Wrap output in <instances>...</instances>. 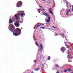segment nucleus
<instances>
[{"mask_svg":"<svg viewBox=\"0 0 73 73\" xmlns=\"http://www.w3.org/2000/svg\"><path fill=\"white\" fill-rule=\"evenodd\" d=\"M9 29L11 32H13V35L15 36H17L21 34V29L18 28L15 29L13 25L11 24L9 27Z\"/></svg>","mask_w":73,"mask_h":73,"instance_id":"nucleus-1","label":"nucleus"},{"mask_svg":"<svg viewBox=\"0 0 73 73\" xmlns=\"http://www.w3.org/2000/svg\"><path fill=\"white\" fill-rule=\"evenodd\" d=\"M18 12V14H16L15 15L16 20H18V18L17 17V15H19V16H21V17H24V16H25V13H23L24 12V11H19Z\"/></svg>","mask_w":73,"mask_h":73,"instance_id":"nucleus-2","label":"nucleus"},{"mask_svg":"<svg viewBox=\"0 0 73 73\" xmlns=\"http://www.w3.org/2000/svg\"><path fill=\"white\" fill-rule=\"evenodd\" d=\"M23 3L21 1H19L18 2L17 4H16L17 7V8H19V7H21L22 6Z\"/></svg>","mask_w":73,"mask_h":73,"instance_id":"nucleus-3","label":"nucleus"},{"mask_svg":"<svg viewBox=\"0 0 73 73\" xmlns=\"http://www.w3.org/2000/svg\"><path fill=\"white\" fill-rule=\"evenodd\" d=\"M50 19H51V18H50V17L48 18H46L45 19V22H46V23H50Z\"/></svg>","mask_w":73,"mask_h":73,"instance_id":"nucleus-4","label":"nucleus"},{"mask_svg":"<svg viewBox=\"0 0 73 73\" xmlns=\"http://www.w3.org/2000/svg\"><path fill=\"white\" fill-rule=\"evenodd\" d=\"M19 20H18L17 21V22L16 23H15V25L16 27H19L20 26V24H19Z\"/></svg>","mask_w":73,"mask_h":73,"instance_id":"nucleus-5","label":"nucleus"},{"mask_svg":"<svg viewBox=\"0 0 73 73\" xmlns=\"http://www.w3.org/2000/svg\"><path fill=\"white\" fill-rule=\"evenodd\" d=\"M42 49H43V45L40 44V49H39V50L40 52H42Z\"/></svg>","mask_w":73,"mask_h":73,"instance_id":"nucleus-6","label":"nucleus"},{"mask_svg":"<svg viewBox=\"0 0 73 73\" xmlns=\"http://www.w3.org/2000/svg\"><path fill=\"white\" fill-rule=\"evenodd\" d=\"M61 50L62 52H65L66 50V49L65 47H62L61 48Z\"/></svg>","mask_w":73,"mask_h":73,"instance_id":"nucleus-7","label":"nucleus"},{"mask_svg":"<svg viewBox=\"0 0 73 73\" xmlns=\"http://www.w3.org/2000/svg\"><path fill=\"white\" fill-rule=\"evenodd\" d=\"M46 66H47V64L46 63H44V64H42V67L44 68L46 67Z\"/></svg>","mask_w":73,"mask_h":73,"instance_id":"nucleus-8","label":"nucleus"},{"mask_svg":"<svg viewBox=\"0 0 73 73\" xmlns=\"http://www.w3.org/2000/svg\"><path fill=\"white\" fill-rule=\"evenodd\" d=\"M43 15H44V16H47V17H50V15H49V14H48L47 13H44L43 14Z\"/></svg>","mask_w":73,"mask_h":73,"instance_id":"nucleus-9","label":"nucleus"},{"mask_svg":"<svg viewBox=\"0 0 73 73\" xmlns=\"http://www.w3.org/2000/svg\"><path fill=\"white\" fill-rule=\"evenodd\" d=\"M67 58H71L72 57V55H67Z\"/></svg>","mask_w":73,"mask_h":73,"instance_id":"nucleus-10","label":"nucleus"},{"mask_svg":"<svg viewBox=\"0 0 73 73\" xmlns=\"http://www.w3.org/2000/svg\"><path fill=\"white\" fill-rule=\"evenodd\" d=\"M11 20V19H10L9 21L10 24H11V23H13V21L12 20Z\"/></svg>","mask_w":73,"mask_h":73,"instance_id":"nucleus-11","label":"nucleus"},{"mask_svg":"<svg viewBox=\"0 0 73 73\" xmlns=\"http://www.w3.org/2000/svg\"><path fill=\"white\" fill-rule=\"evenodd\" d=\"M48 60H50V56H48V58L47 59Z\"/></svg>","mask_w":73,"mask_h":73,"instance_id":"nucleus-12","label":"nucleus"},{"mask_svg":"<svg viewBox=\"0 0 73 73\" xmlns=\"http://www.w3.org/2000/svg\"><path fill=\"white\" fill-rule=\"evenodd\" d=\"M40 70V69L38 68L37 69L35 70V71H38Z\"/></svg>","mask_w":73,"mask_h":73,"instance_id":"nucleus-13","label":"nucleus"},{"mask_svg":"<svg viewBox=\"0 0 73 73\" xmlns=\"http://www.w3.org/2000/svg\"><path fill=\"white\" fill-rule=\"evenodd\" d=\"M67 70H68L67 69H65L64 70L63 72H67Z\"/></svg>","mask_w":73,"mask_h":73,"instance_id":"nucleus-14","label":"nucleus"},{"mask_svg":"<svg viewBox=\"0 0 73 73\" xmlns=\"http://www.w3.org/2000/svg\"><path fill=\"white\" fill-rule=\"evenodd\" d=\"M40 10H41V11H42V9H38V12L39 13H40Z\"/></svg>","mask_w":73,"mask_h":73,"instance_id":"nucleus-15","label":"nucleus"},{"mask_svg":"<svg viewBox=\"0 0 73 73\" xmlns=\"http://www.w3.org/2000/svg\"><path fill=\"white\" fill-rule=\"evenodd\" d=\"M49 12H50V13H51V15H53V12H52V11H50Z\"/></svg>","mask_w":73,"mask_h":73,"instance_id":"nucleus-16","label":"nucleus"},{"mask_svg":"<svg viewBox=\"0 0 73 73\" xmlns=\"http://www.w3.org/2000/svg\"><path fill=\"white\" fill-rule=\"evenodd\" d=\"M55 66L57 68H58L59 67V66H58V65H56Z\"/></svg>","mask_w":73,"mask_h":73,"instance_id":"nucleus-17","label":"nucleus"},{"mask_svg":"<svg viewBox=\"0 0 73 73\" xmlns=\"http://www.w3.org/2000/svg\"><path fill=\"white\" fill-rule=\"evenodd\" d=\"M67 70L68 72H71V69H68Z\"/></svg>","mask_w":73,"mask_h":73,"instance_id":"nucleus-18","label":"nucleus"},{"mask_svg":"<svg viewBox=\"0 0 73 73\" xmlns=\"http://www.w3.org/2000/svg\"><path fill=\"white\" fill-rule=\"evenodd\" d=\"M41 25L40 24L39 25H38L36 27V29H37V27H40V25Z\"/></svg>","mask_w":73,"mask_h":73,"instance_id":"nucleus-19","label":"nucleus"},{"mask_svg":"<svg viewBox=\"0 0 73 73\" xmlns=\"http://www.w3.org/2000/svg\"><path fill=\"white\" fill-rule=\"evenodd\" d=\"M66 46L67 47V48H68V49H69V48H70V46H68V45H66Z\"/></svg>","mask_w":73,"mask_h":73,"instance_id":"nucleus-20","label":"nucleus"},{"mask_svg":"<svg viewBox=\"0 0 73 73\" xmlns=\"http://www.w3.org/2000/svg\"><path fill=\"white\" fill-rule=\"evenodd\" d=\"M68 12H69V13L70 12V10H69L68 11H67V13H68Z\"/></svg>","mask_w":73,"mask_h":73,"instance_id":"nucleus-21","label":"nucleus"},{"mask_svg":"<svg viewBox=\"0 0 73 73\" xmlns=\"http://www.w3.org/2000/svg\"><path fill=\"white\" fill-rule=\"evenodd\" d=\"M67 5H69V4H70V3H68V2H67Z\"/></svg>","mask_w":73,"mask_h":73,"instance_id":"nucleus-22","label":"nucleus"},{"mask_svg":"<svg viewBox=\"0 0 73 73\" xmlns=\"http://www.w3.org/2000/svg\"><path fill=\"white\" fill-rule=\"evenodd\" d=\"M40 28H42V29H45V27H41Z\"/></svg>","mask_w":73,"mask_h":73,"instance_id":"nucleus-23","label":"nucleus"},{"mask_svg":"<svg viewBox=\"0 0 73 73\" xmlns=\"http://www.w3.org/2000/svg\"><path fill=\"white\" fill-rule=\"evenodd\" d=\"M34 62H35V63H36V60H34Z\"/></svg>","mask_w":73,"mask_h":73,"instance_id":"nucleus-24","label":"nucleus"},{"mask_svg":"<svg viewBox=\"0 0 73 73\" xmlns=\"http://www.w3.org/2000/svg\"><path fill=\"white\" fill-rule=\"evenodd\" d=\"M49 11H51V10H52V8H50L49 9Z\"/></svg>","mask_w":73,"mask_h":73,"instance_id":"nucleus-25","label":"nucleus"},{"mask_svg":"<svg viewBox=\"0 0 73 73\" xmlns=\"http://www.w3.org/2000/svg\"><path fill=\"white\" fill-rule=\"evenodd\" d=\"M67 16H68L69 15V13H68V12H67Z\"/></svg>","mask_w":73,"mask_h":73,"instance_id":"nucleus-26","label":"nucleus"},{"mask_svg":"<svg viewBox=\"0 0 73 73\" xmlns=\"http://www.w3.org/2000/svg\"><path fill=\"white\" fill-rule=\"evenodd\" d=\"M36 44L37 46L38 45V44H37V42H36Z\"/></svg>","mask_w":73,"mask_h":73,"instance_id":"nucleus-27","label":"nucleus"},{"mask_svg":"<svg viewBox=\"0 0 73 73\" xmlns=\"http://www.w3.org/2000/svg\"><path fill=\"white\" fill-rule=\"evenodd\" d=\"M52 27H53V28H54V29H56V28L55 27H54L52 26Z\"/></svg>","mask_w":73,"mask_h":73,"instance_id":"nucleus-28","label":"nucleus"},{"mask_svg":"<svg viewBox=\"0 0 73 73\" xmlns=\"http://www.w3.org/2000/svg\"><path fill=\"white\" fill-rule=\"evenodd\" d=\"M64 43H65V44L66 45H66H67V44H66V42H65Z\"/></svg>","mask_w":73,"mask_h":73,"instance_id":"nucleus-29","label":"nucleus"},{"mask_svg":"<svg viewBox=\"0 0 73 73\" xmlns=\"http://www.w3.org/2000/svg\"><path fill=\"white\" fill-rule=\"evenodd\" d=\"M42 10H43L44 11H45V9H42Z\"/></svg>","mask_w":73,"mask_h":73,"instance_id":"nucleus-30","label":"nucleus"},{"mask_svg":"<svg viewBox=\"0 0 73 73\" xmlns=\"http://www.w3.org/2000/svg\"><path fill=\"white\" fill-rule=\"evenodd\" d=\"M69 48H70V50H72V48H71V47L70 48V47Z\"/></svg>","mask_w":73,"mask_h":73,"instance_id":"nucleus-31","label":"nucleus"},{"mask_svg":"<svg viewBox=\"0 0 73 73\" xmlns=\"http://www.w3.org/2000/svg\"><path fill=\"white\" fill-rule=\"evenodd\" d=\"M62 36H65L64 34H62Z\"/></svg>","mask_w":73,"mask_h":73,"instance_id":"nucleus-32","label":"nucleus"},{"mask_svg":"<svg viewBox=\"0 0 73 73\" xmlns=\"http://www.w3.org/2000/svg\"><path fill=\"white\" fill-rule=\"evenodd\" d=\"M56 73H60L58 71Z\"/></svg>","mask_w":73,"mask_h":73,"instance_id":"nucleus-33","label":"nucleus"},{"mask_svg":"<svg viewBox=\"0 0 73 73\" xmlns=\"http://www.w3.org/2000/svg\"><path fill=\"white\" fill-rule=\"evenodd\" d=\"M39 7H40L41 8H42V7H41V6H39Z\"/></svg>","mask_w":73,"mask_h":73,"instance_id":"nucleus-34","label":"nucleus"},{"mask_svg":"<svg viewBox=\"0 0 73 73\" xmlns=\"http://www.w3.org/2000/svg\"><path fill=\"white\" fill-rule=\"evenodd\" d=\"M55 35L56 36H57V33H55Z\"/></svg>","mask_w":73,"mask_h":73,"instance_id":"nucleus-35","label":"nucleus"},{"mask_svg":"<svg viewBox=\"0 0 73 73\" xmlns=\"http://www.w3.org/2000/svg\"><path fill=\"white\" fill-rule=\"evenodd\" d=\"M68 54H70V52H69Z\"/></svg>","mask_w":73,"mask_h":73,"instance_id":"nucleus-36","label":"nucleus"},{"mask_svg":"<svg viewBox=\"0 0 73 73\" xmlns=\"http://www.w3.org/2000/svg\"><path fill=\"white\" fill-rule=\"evenodd\" d=\"M68 5H67V6H66V7H68Z\"/></svg>","mask_w":73,"mask_h":73,"instance_id":"nucleus-37","label":"nucleus"},{"mask_svg":"<svg viewBox=\"0 0 73 73\" xmlns=\"http://www.w3.org/2000/svg\"><path fill=\"white\" fill-rule=\"evenodd\" d=\"M39 67H40V66H38V68H39Z\"/></svg>","mask_w":73,"mask_h":73,"instance_id":"nucleus-38","label":"nucleus"},{"mask_svg":"<svg viewBox=\"0 0 73 73\" xmlns=\"http://www.w3.org/2000/svg\"><path fill=\"white\" fill-rule=\"evenodd\" d=\"M50 2H49L48 3H49V4H50Z\"/></svg>","mask_w":73,"mask_h":73,"instance_id":"nucleus-39","label":"nucleus"},{"mask_svg":"<svg viewBox=\"0 0 73 73\" xmlns=\"http://www.w3.org/2000/svg\"><path fill=\"white\" fill-rule=\"evenodd\" d=\"M37 46H38V47H39V46H38V45H37Z\"/></svg>","mask_w":73,"mask_h":73,"instance_id":"nucleus-40","label":"nucleus"},{"mask_svg":"<svg viewBox=\"0 0 73 73\" xmlns=\"http://www.w3.org/2000/svg\"><path fill=\"white\" fill-rule=\"evenodd\" d=\"M61 73H62V71L61 72Z\"/></svg>","mask_w":73,"mask_h":73,"instance_id":"nucleus-41","label":"nucleus"},{"mask_svg":"<svg viewBox=\"0 0 73 73\" xmlns=\"http://www.w3.org/2000/svg\"><path fill=\"white\" fill-rule=\"evenodd\" d=\"M65 1H67L66 0H65Z\"/></svg>","mask_w":73,"mask_h":73,"instance_id":"nucleus-42","label":"nucleus"},{"mask_svg":"<svg viewBox=\"0 0 73 73\" xmlns=\"http://www.w3.org/2000/svg\"><path fill=\"white\" fill-rule=\"evenodd\" d=\"M45 0H43V1H45Z\"/></svg>","mask_w":73,"mask_h":73,"instance_id":"nucleus-43","label":"nucleus"},{"mask_svg":"<svg viewBox=\"0 0 73 73\" xmlns=\"http://www.w3.org/2000/svg\"><path fill=\"white\" fill-rule=\"evenodd\" d=\"M41 26H43L42 25H41Z\"/></svg>","mask_w":73,"mask_h":73,"instance_id":"nucleus-44","label":"nucleus"},{"mask_svg":"<svg viewBox=\"0 0 73 73\" xmlns=\"http://www.w3.org/2000/svg\"><path fill=\"white\" fill-rule=\"evenodd\" d=\"M21 29H22V28H21Z\"/></svg>","mask_w":73,"mask_h":73,"instance_id":"nucleus-45","label":"nucleus"}]
</instances>
